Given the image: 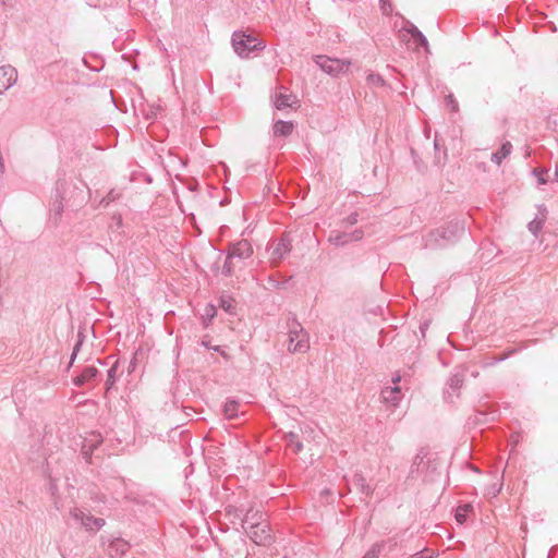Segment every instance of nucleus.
I'll return each instance as SVG.
<instances>
[{"instance_id":"1","label":"nucleus","mask_w":558,"mask_h":558,"mask_svg":"<svg viewBox=\"0 0 558 558\" xmlns=\"http://www.w3.org/2000/svg\"><path fill=\"white\" fill-rule=\"evenodd\" d=\"M464 233L465 226L463 220H450L445 226L432 230L423 236V247L429 250L447 247L454 244Z\"/></svg>"},{"instance_id":"2","label":"nucleus","mask_w":558,"mask_h":558,"mask_svg":"<svg viewBox=\"0 0 558 558\" xmlns=\"http://www.w3.org/2000/svg\"><path fill=\"white\" fill-rule=\"evenodd\" d=\"M289 344L291 353H305L310 350V336L294 315L287 319Z\"/></svg>"},{"instance_id":"3","label":"nucleus","mask_w":558,"mask_h":558,"mask_svg":"<svg viewBox=\"0 0 558 558\" xmlns=\"http://www.w3.org/2000/svg\"><path fill=\"white\" fill-rule=\"evenodd\" d=\"M234 52L241 58H250L252 53L266 48L264 40L242 31H235L231 37Z\"/></svg>"},{"instance_id":"4","label":"nucleus","mask_w":558,"mask_h":558,"mask_svg":"<svg viewBox=\"0 0 558 558\" xmlns=\"http://www.w3.org/2000/svg\"><path fill=\"white\" fill-rule=\"evenodd\" d=\"M242 527L252 542L258 546H268L274 541L271 529L267 521H252L248 515L246 519H242Z\"/></svg>"},{"instance_id":"5","label":"nucleus","mask_w":558,"mask_h":558,"mask_svg":"<svg viewBox=\"0 0 558 558\" xmlns=\"http://www.w3.org/2000/svg\"><path fill=\"white\" fill-rule=\"evenodd\" d=\"M465 369L462 366H456L450 374L446 388L444 390V399L447 403H454L460 397V389L463 386Z\"/></svg>"},{"instance_id":"6","label":"nucleus","mask_w":558,"mask_h":558,"mask_svg":"<svg viewBox=\"0 0 558 558\" xmlns=\"http://www.w3.org/2000/svg\"><path fill=\"white\" fill-rule=\"evenodd\" d=\"M70 518L87 532L96 533L105 526L106 521L102 518H95L89 512L74 507L70 510Z\"/></svg>"},{"instance_id":"7","label":"nucleus","mask_w":558,"mask_h":558,"mask_svg":"<svg viewBox=\"0 0 558 558\" xmlns=\"http://www.w3.org/2000/svg\"><path fill=\"white\" fill-rule=\"evenodd\" d=\"M101 546L109 558H124L130 549V544L122 537L101 536Z\"/></svg>"},{"instance_id":"8","label":"nucleus","mask_w":558,"mask_h":558,"mask_svg":"<svg viewBox=\"0 0 558 558\" xmlns=\"http://www.w3.org/2000/svg\"><path fill=\"white\" fill-rule=\"evenodd\" d=\"M315 63L322 69L323 72L337 76L348 70L350 63L337 58H330L327 56H316Z\"/></svg>"},{"instance_id":"9","label":"nucleus","mask_w":558,"mask_h":558,"mask_svg":"<svg viewBox=\"0 0 558 558\" xmlns=\"http://www.w3.org/2000/svg\"><path fill=\"white\" fill-rule=\"evenodd\" d=\"M229 257L239 258V259H247L253 254V247L250 241L241 240L235 243L230 244Z\"/></svg>"},{"instance_id":"10","label":"nucleus","mask_w":558,"mask_h":558,"mask_svg":"<svg viewBox=\"0 0 558 558\" xmlns=\"http://www.w3.org/2000/svg\"><path fill=\"white\" fill-rule=\"evenodd\" d=\"M17 80V71L12 65L0 66V95L12 87Z\"/></svg>"},{"instance_id":"11","label":"nucleus","mask_w":558,"mask_h":558,"mask_svg":"<svg viewBox=\"0 0 558 558\" xmlns=\"http://www.w3.org/2000/svg\"><path fill=\"white\" fill-rule=\"evenodd\" d=\"M291 240L288 235H282L271 247L270 257L274 262H280L291 251Z\"/></svg>"},{"instance_id":"12","label":"nucleus","mask_w":558,"mask_h":558,"mask_svg":"<svg viewBox=\"0 0 558 558\" xmlns=\"http://www.w3.org/2000/svg\"><path fill=\"white\" fill-rule=\"evenodd\" d=\"M64 182H61V181H58L57 182V187H56V198L51 205V208H50V214H51V218L54 220V222H57L62 213H63V209H64V204H63V201L65 199L63 194H62V190L64 187Z\"/></svg>"},{"instance_id":"13","label":"nucleus","mask_w":558,"mask_h":558,"mask_svg":"<svg viewBox=\"0 0 558 558\" xmlns=\"http://www.w3.org/2000/svg\"><path fill=\"white\" fill-rule=\"evenodd\" d=\"M380 397L386 404L396 408L402 400L403 393L401 391V388L398 386L385 387L381 389Z\"/></svg>"},{"instance_id":"14","label":"nucleus","mask_w":558,"mask_h":558,"mask_svg":"<svg viewBox=\"0 0 558 558\" xmlns=\"http://www.w3.org/2000/svg\"><path fill=\"white\" fill-rule=\"evenodd\" d=\"M538 214L536 217L529 222L527 229L534 235L537 236L541 232L546 219H547V208L544 205L537 206Z\"/></svg>"},{"instance_id":"15","label":"nucleus","mask_w":558,"mask_h":558,"mask_svg":"<svg viewBox=\"0 0 558 558\" xmlns=\"http://www.w3.org/2000/svg\"><path fill=\"white\" fill-rule=\"evenodd\" d=\"M427 458V452L424 448L420 449L416 453L412 465L410 468V475L414 476L415 474L424 473L425 470L429 468V461H425Z\"/></svg>"},{"instance_id":"16","label":"nucleus","mask_w":558,"mask_h":558,"mask_svg":"<svg viewBox=\"0 0 558 558\" xmlns=\"http://www.w3.org/2000/svg\"><path fill=\"white\" fill-rule=\"evenodd\" d=\"M98 373L95 366H85L82 372L73 378V383L76 387H82L95 379Z\"/></svg>"},{"instance_id":"17","label":"nucleus","mask_w":558,"mask_h":558,"mask_svg":"<svg viewBox=\"0 0 558 558\" xmlns=\"http://www.w3.org/2000/svg\"><path fill=\"white\" fill-rule=\"evenodd\" d=\"M349 483L362 495L371 496L373 488L367 484L365 477L361 473H355Z\"/></svg>"},{"instance_id":"18","label":"nucleus","mask_w":558,"mask_h":558,"mask_svg":"<svg viewBox=\"0 0 558 558\" xmlns=\"http://www.w3.org/2000/svg\"><path fill=\"white\" fill-rule=\"evenodd\" d=\"M293 129L294 124L292 121L278 120L272 126V132L275 136H289Z\"/></svg>"},{"instance_id":"19","label":"nucleus","mask_w":558,"mask_h":558,"mask_svg":"<svg viewBox=\"0 0 558 558\" xmlns=\"http://www.w3.org/2000/svg\"><path fill=\"white\" fill-rule=\"evenodd\" d=\"M512 151V144L510 142H505L501 144L500 148L493 153L492 161L497 166H500L504 159H506Z\"/></svg>"},{"instance_id":"20","label":"nucleus","mask_w":558,"mask_h":558,"mask_svg":"<svg viewBox=\"0 0 558 558\" xmlns=\"http://www.w3.org/2000/svg\"><path fill=\"white\" fill-rule=\"evenodd\" d=\"M292 98H293L292 95H288V94L279 92L275 95V99H274L275 107L278 110H283L286 108H289L292 106Z\"/></svg>"},{"instance_id":"21","label":"nucleus","mask_w":558,"mask_h":558,"mask_svg":"<svg viewBox=\"0 0 558 558\" xmlns=\"http://www.w3.org/2000/svg\"><path fill=\"white\" fill-rule=\"evenodd\" d=\"M473 510V506L471 504L459 505L454 512V518L458 523L463 524L466 522L469 513Z\"/></svg>"},{"instance_id":"22","label":"nucleus","mask_w":558,"mask_h":558,"mask_svg":"<svg viewBox=\"0 0 558 558\" xmlns=\"http://www.w3.org/2000/svg\"><path fill=\"white\" fill-rule=\"evenodd\" d=\"M328 241L336 246H344L349 244L348 232L332 231Z\"/></svg>"},{"instance_id":"23","label":"nucleus","mask_w":558,"mask_h":558,"mask_svg":"<svg viewBox=\"0 0 558 558\" xmlns=\"http://www.w3.org/2000/svg\"><path fill=\"white\" fill-rule=\"evenodd\" d=\"M287 445L293 449L294 453H300L303 450V444L299 440L298 434L290 432L284 435Z\"/></svg>"},{"instance_id":"24","label":"nucleus","mask_w":558,"mask_h":558,"mask_svg":"<svg viewBox=\"0 0 558 558\" xmlns=\"http://www.w3.org/2000/svg\"><path fill=\"white\" fill-rule=\"evenodd\" d=\"M118 369H119V362L116 361L111 367L107 371V379H106V390L109 391L113 385L116 384L118 379Z\"/></svg>"},{"instance_id":"25","label":"nucleus","mask_w":558,"mask_h":558,"mask_svg":"<svg viewBox=\"0 0 558 558\" xmlns=\"http://www.w3.org/2000/svg\"><path fill=\"white\" fill-rule=\"evenodd\" d=\"M411 37L417 48H423L426 52H429L428 40L420 29H415Z\"/></svg>"},{"instance_id":"26","label":"nucleus","mask_w":558,"mask_h":558,"mask_svg":"<svg viewBox=\"0 0 558 558\" xmlns=\"http://www.w3.org/2000/svg\"><path fill=\"white\" fill-rule=\"evenodd\" d=\"M100 435H94L90 439H85L82 446V450L84 454H89L101 442Z\"/></svg>"},{"instance_id":"27","label":"nucleus","mask_w":558,"mask_h":558,"mask_svg":"<svg viewBox=\"0 0 558 558\" xmlns=\"http://www.w3.org/2000/svg\"><path fill=\"white\" fill-rule=\"evenodd\" d=\"M239 403L235 400H228L225 403L223 411L228 418H234L238 415Z\"/></svg>"},{"instance_id":"28","label":"nucleus","mask_w":558,"mask_h":558,"mask_svg":"<svg viewBox=\"0 0 558 558\" xmlns=\"http://www.w3.org/2000/svg\"><path fill=\"white\" fill-rule=\"evenodd\" d=\"M219 305L229 314H232L235 307L234 300L230 295H221L219 299Z\"/></svg>"},{"instance_id":"29","label":"nucleus","mask_w":558,"mask_h":558,"mask_svg":"<svg viewBox=\"0 0 558 558\" xmlns=\"http://www.w3.org/2000/svg\"><path fill=\"white\" fill-rule=\"evenodd\" d=\"M383 551V544H373L372 547L365 553V555L362 558H379Z\"/></svg>"},{"instance_id":"30","label":"nucleus","mask_w":558,"mask_h":558,"mask_svg":"<svg viewBox=\"0 0 558 558\" xmlns=\"http://www.w3.org/2000/svg\"><path fill=\"white\" fill-rule=\"evenodd\" d=\"M533 174L536 177L538 184L544 185L548 182V179H547L548 169L535 168L533 170Z\"/></svg>"},{"instance_id":"31","label":"nucleus","mask_w":558,"mask_h":558,"mask_svg":"<svg viewBox=\"0 0 558 558\" xmlns=\"http://www.w3.org/2000/svg\"><path fill=\"white\" fill-rule=\"evenodd\" d=\"M376 544H383L384 550L388 549V551H392L399 544V538L397 535L389 537L387 539H383L380 542H377Z\"/></svg>"},{"instance_id":"32","label":"nucleus","mask_w":558,"mask_h":558,"mask_svg":"<svg viewBox=\"0 0 558 558\" xmlns=\"http://www.w3.org/2000/svg\"><path fill=\"white\" fill-rule=\"evenodd\" d=\"M232 259H233V257H229V253H228L227 257H226V260H225V264H223L222 269H221V274L225 277H231L233 275L234 266L232 264Z\"/></svg>"},{"instance_id":"33","label":"nucleus","mask_w":558,"mask_h":558,"mask_svg":"<svg viewBox=\"0 0 558 558\" xmlns=\"http://www.w3.org/2000/svg\"><path fill=\"white\" fill-rule=\"evenodd\" d=\"M359 221V214L356 211L351 213L347 218L341 221V226L344 228L354 226Z\"/></svg>"},{"instance_id":"34","label":"nucleus","mask_w":558,"mask_h":558,"mask_svg":"<svg viewBox=\"0 0 558 558\" xmlns=\"http://www.w3.org/2000/svg\"><path fill=\"white\" fill-rule=\"evenodd\" d=\"M248 515L252 521H266L264 519V513L258 510L254 511L253 509H248L243 519H246Z\"/></svg>"},{"instance_id":"35","label":"nucleus","mask_w":558,"mask_h":558,"mask_svg":"<svg viewBox=\"0 0 558 558\" xmlns=\"http://www.w3.org/2000/svg\"><path fill=\"white\" fill-rule=\"evenodd\" d=\"M349 242H359L364 236V231L362 229H355L352 232H348Z\"/></svg>"},{"instance_id":"36","label":"nucleus","mask_w":558,"mask_h":558,"mask_svg":"<svg viewBox=\"0 0 558 558\" xmlns=\"http://www.w3.org/2000/svg\"><path fill=\"white\" fill-rule=\"evenodd\" d=\"M367 82L377 86H383L385 84L384 78L379 74L374 73L367 75Z\"/></svg>"},{"instance_id":"37","label":"nucleus","mask_w":558,"mask_h":558,"mask_svg":"<svg viewBox=\"0 0 558 558\" xmlns=\"http://www.w3.org/2000/svg\"><path fill=\"white\" fill-rule=\"evenodd\" d=\"M415 29H418L412 22L404 21V24L402 28L400 29V33H408L412 36V34L415 32Z\"/></svg>"},{"instance_id":"38","label":"nucleus","mask_w":558,"mask_h":558,"mask_svg":"<svg viewBox=\"0 0 558 558\" xmlns=\"http://www.w3.org/2000/svg\"><path fill=\"white\" fill-rule=\"evenodd\" d=\"M433 557V551H430L428 548H424L411 556H409L408 558H432Z\"/></svg>"},{"instance_id":"39","label":"nucleus","mask_w":558,"mask_h":558,"mask_svg":"<svg viewBox=\"0 0 558 558\" xmlns=\"http://www.w3.org/2000/svg\"><path fill=\"white\" fill-rule=\"evenodd\" d=\"M82 343H83V340H82L81 333H78V339H77V341H76V343H75V345L73 348V352H72V355H71L70 365L73 364V361L75 360L76 354L80 351V348H81Z\"/></svg>"},{"instance_id":"40","label":"nucleus","mask_w":558,"mask_h":558,"mask_svg":"<svg viewBox=\"0 0 558 558\" xmlns=\"http://www.w3.org/2000/svg\"><path fill=\"white\" fill-rule=\"evenodd\" d=\"M380 9L383 11V14L388 15L391 12V5L388 2V0H379Z\"/></svg>"},{"instance_id":"41","label":"nucleus","mask_w":558,"mask_h":558,"mask_svg":"<svg viewBox=\"0 0 558 558\" xmlns=\"http://www.w3.org/2000/svg\"><path fill=\"white\" fill-rule=\"evenodd\" d=\"M49 490L53 497L56 496V494L58 492L57 483H56L54 478H52V477L49 478Z\"/></svg>"},{"instance_id":"42","label":"nucleus","mask_w":558,"mask_h":558,"mask_svg":"<svg viewBox=\"0 0 558 558\" xmlns=\"http://www.w3.org/2000/svg\"><path fill=\"white\" fill-rule=\"evenodd\" d=\"M77 195L80 196L78 201H74L72 205L69 204L70 201H66L68 206H80L84 202L83 191L80 190L77 192Z\"/></svg>"},{"instance_id":"43","label":"nucleus","mask_w":558,"mask_h":558,"mask_svg":"<svg viewBox=\"0 0 558 558\" xmlns=\"http://www.w3.org/2000/svg\"><path fill=\"white\" fill-rule=\"evenodd\" d=\"M447 105L451 107L452 110H457L458 108V104L457 101L454 100L453 96L452 95H449L447 97Z\"/></svg>"},{"instance_id":"44","label":"nucleus","mask_w":558,"mask_h":558,"mask_svg":"<svg viewBox=\"0 0 558 558\" xmlns=\"http://www.w3.org/2000/svg\"><path fill=\"white\" fill-rule=\"evenodd\" d=\"M114 199V195H113V191H110L107 195V197L102 198V201L100 202V204H105L106 206Z\"/></svg>"},{"instance_id":"45","label":"nucleus","mask_w":558,"mask_h":558,"mask_svg":"<svg viewBox=\"0 0 558 558\" xmlns=\"http://www.w3.org/2000/svg\"><path fill=\"white\" fill-rule=\"evenodd\" d=\"M428 326H429V322H427V320L421 324L420 331L423 337H425V332H426Z\"/></svg>"},{"instance_id":"46","label":"nucleus","mask_w":558,"mask_h":558,"mask_svg":"<svg viewBox=\"0 0 558 558\" xmlns=\"http://www.w3.org/2000/svg\"><path fill=\"white\" fill-rule=\"evenodd\" d=\"M210 350L219 352L222 356L228 357L227 353L222 350L220 345H214Z\"/></svg>"},{"instance_id":"47","label":"nucleus","mask_w":558,"mask_h":558,"mask_svg":"<svg viewBox=\"0 0 558 558\" xmlns=\"http://www.w3.org/2000/svg\"><path fill=\"white\" fill-rule=\"evenodd\" d=\"M201 344L208 350H210L211 348L210 340L208 339V337L203 338Z\"/></svg>"},{"instance_id":"48","label":"nucleus","mask_w":558,"mask_h":558,"mask_svg":"<svg viewBox=\"0 0 558 558\" xmlns=\"http://www.w3.org/2000/svg\"><path fill=\"white\" fill-rule=\"evenodd\" d=\"M206 313H207V315H208V316L214 317V316H215V314H216V308H215V306H214V305H208V306H207V310H206Z\"/></svg>"},{"instance_id":"49","label":"nucleus","mask_w":558,"mask_h":558,"mask_svg":"<svg viewBox=\"0 0 558 558\" xmlns=\"http://www.w3.org/2000/svg\"><path fill=\"white\" fill-rule=\"evenodd\" d=\"M400 380H401V376H400V374H396V375L392 377V379H391V381H392V384H393L395 386H397V384H398V383H400Z\"/></svg>"},{"instance_id":"50","label":"nucleus","mask_w":558,"mask_h":558,"mask_svg":"<svg viewBox=\"0 0 558 558\" xmlns=\"http://www.w3.org/2000/svg\"><path fill=\"white\" fill-rule=\"evenodd\" d=\"M501 488H502V484L494 485V487H493V490H494L493 493H494V495L499 494V493H500V490H501Z\"/></svg>"},{"instance_id":"51","label":"nucleus","mask_w":558,"mask_h":558,"mask_svg":"<svg viewBox=\"0 0 558 558\" xmlns=\"http://www.w3.org/2000/svg\"><path fill=\"white\" fill-rule=\"evenodd\" d=\"M0 172L1 173L4 172V160H3V157L0 159Z\"/></svg>"},{"instance_id":"52","label":"nucleus","mask_w":558,"mask_h":558,"mask_svg":"<svg viewBox=\"0 0 558 558\" xmlns=\"http://www.w3.org/2000/svg\"><path fill=\"white\" fill-rule=\"evenodd\" d=\"M434 147H435L436 150L439 149V142H438L437 137L434 141Z\"/></svg>"},{"instance_id":"53","label":"nucleus","mask_w":558,"mask_h":558,"mask_svg":"<svg viewBox=\"0 0 558 558\" xmlns=\"http://www.w3.org/2000/svg\"><path fill=\"white\" fill-rule=\"evenodd\" d=\"M507 357H508V354H505V355L500 356L497 361L501 362V361H505Z\"/></svg>"},{"instance_id":"54","label":"nucleus","mask_w":558,"mask_h":558,"mask_svg":"<svg viewBox=\"0 0 558 558\" xmlns=\"http://www.w3.org/2000/svg\"><path fill=\"white\" fill-rule=\"evenodd\" d=\"M134 365H135V364H134L133 362H131V363H130V367H129V371H130V372L134 368Z\"/></svg>"},{"instance_id":"55","label":"nucleus","mask_w":558,"mask_h":558,"mask_svg":"<svg viewBox=\"0 0 558 558\" xmlns=\"http://www.w3.org/2000/svg\"><path fill=\"white\" fill-rule=\"evenodd\" d=\"M555 180L558 181V169H556V171H555Z\"/></svg>"},{"instance_id":"56","label":"nucleus","mask_w":558,"mask_h":558,"mask_svg":"<svg viewBox=\"0 0 558 558\" xmlns=\"http://www.w3.org/2000/svg\"><path fill=\"white\" fill-rule=\"evenodd\" d=\"M3 4L7 2V0H0Z\"/></svg>"}]
</instances>
